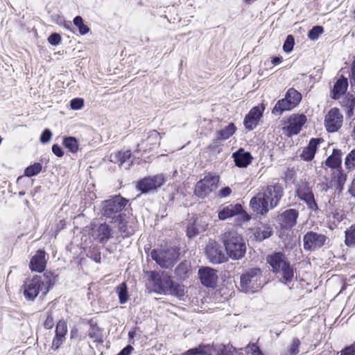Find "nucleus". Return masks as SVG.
I'll return each mask as SVG.
<instances>
[{
	"label": "nucleus",
	"instance_id": "2",
	"mask_svg": "<svg viewBox=\"0 0 355 355\" xmlns=\"http://www.w3.org/2000/svg\"><path fill=\"white\" fill-rule=\"evenodd\" d=\"M33 271L38 272L39 275L26 282L24 295L28 300H33L40 293L45 296L58 280V275L46 268H31Z\"/></svg>",
	"mask_w": 355,
	"mask_h": 355
},
{
	"label": "nucleus",
	"instance_id": "4",
	"mask_svg": "<svg viewBox=\"0 0 355 355\" xmlns=\"http://www.w3.org/2000/svg\"><path fill=\"white\" fill-rule=\"evenodd\" d=\"M180 248L176 245H166L150 252L151 258L159 266H173L180 259Z\"/></svg>",
	"mask_w": 355,
	"mask_h": 355
},
{
	"label": "nucleus",
	"instance_id": "12",
	"mask_svg": "<svg viewBox=\"0 0 355 355\" xmlns=\"http://www.w3.org/2000/svg\"><path fill=\"white\" fill-rule=\"evenodd\" d=\"M239 214H241L244 221L250 220V216L243 210L242 205L239 203L225 206L218 211V217L221 220H225Z\"/></svg>",
	"mask_w": 355,
	"mask_h": 355
},
{
	"label": "nucleus",
	"instance_id": "48",
	"mask_svg": "<svg viewBox=\"0 0 355 355\" xmlns=\"http://www.w3.org/2000/svg\"><path fill=\"white\" fill-rule=\"evenodd\" d=\"M295 45V38L292 35H287L284 44H283V50L284 52L288 53H291Z\"/></svg>",
	"mask_w": 355,
	"mask_h": 355
},
{
	"label": "nucleus",
	"instance_id": "10",
	"mask_svg": "<svg viewBox=\"0 0 355 355\" xmlns=\"http://www.w3.org/2000/svg\"><path fill=\"white\" fill-rule=\"evenodd\" d=\"M296 196L302 201L304 202L308 207L312 211L318 212L319 208L316 200L314 197V194L307 184H303L299 186L296 190Z\"/></svg>",
	"mask_w": 355,
	"mask_h": 355
},
{
	"label": "nucleus",
	"instance_id": "52",
	"mask_svg": "<svg viewBox=\"0 0 355 355\" xmlns=\"http://www.w3.org/2000/svg\"><path fill=\"white\" fill-rule=\"evenodd\" d=\"M84 105V100L80 98H75L70 102L71 108L73 110H78L82 108Z\"/></svg>",
	"mask_w": 355,
	"mask_h": 355
},
{
	"label": "nucleus",
	"instance_id": "5",
	"mask_svg": "<svg viewBox=\"0 0 355 355\" xmlns=\"http://www.w3.org/2000/svg\"><path fill=\"white\" fill-rule=\"evenodd\" d=\"M128 202L126 198L120 195L114 196L102 202L101 214L107 219H110V223H112L118 219V217L123 216V214L121 211Z\"/></svg>",
	"mask_w": 355,
	"mask_h": 355
},
{
	"label": "nucleus",
	"instance_id": "64",
	"mask_svg": "<svg viewBox=\"0 0 355 355\" xmlns=\"http://www.w3.org/2000/svg\"><path fill=\"white\" fill-rule=\"evenodd\" d=\"M349 191L353 196H355V178H354L351 184V186L349 189Z\"/></svg>",
	"mask_w": 355,
	"mask_h": 355
},
{
	"label": "nucleus",
	"instance_id": "41",
	"mask_svg": "<svg viewBox=\"0 0 355 355\" xmlns=\"http://www.w3.org/2000/svg\"><path fill=\"white\" fill-rule=\"evenodd\" d=\"M119 302L121 304H123L127 302L128 300V288L125 282H123L121 284L116 288Z\"/></svg>",
	"mask_w": 355,
	"mask_h": 355
},
{
	"label": "nucleus",
	"instance_id": "27",
	"mask_svg": "<svg viewBox=\"0 0 355 355\" xmlns=\"http://www.w3.org/2000/svg\"><path fill=\"white\" fill-rule=\"evenodd\" d=\"M272 271L279 281L285 284L290 283L294 278L293 268H272Z\"/></svg>",
	"mask_w": 355,
	"mask_h": 355
},
{
	"label": "nucleus",
	"instance_id": "26",
	"mask_svg": "<svg viewBox=\"0 0 355 355\" xmlns=\"http://www.w3.org/2000/svg\"><path fill=\"white\" fill-rule=\"evenodd\" d=\"M348 87L347 78L342 76L334 84L331 90V98L334 100L338 99L344 94Z\"/></svg>",
	"mask_w": 355,
	"mask_h": 355
},
{
	"label": "nucleus",
	"instance_id": "19",
	"mask_svg": "<svg viewBox=\"0 0 355 355\" xmlns=\"http://www.w3.org/2000/svg\"><path fill=\"white\" fill-rule=\"evenodd\" d=\"M92 236L98 243L105 244L112 236V230L107 223H101L94 229Z\"/></svg>",
	"mask_w": 355,
	"mask_h": 355
},
{
	"label": "nucleus",
	"instance_id": "49",
	"mask_svg": "<svg viewBox=\"0 0 355 355\" xmlns=\"http://www.w3.org/2000/svg\"><path fill=\"white\" fill-rule=\"evenodd\" d=\"M301 343L298 338H294L288 347V355H297L299 353V347Z\"/></svg>",
	"mask_w": 355,
	"mask_h": 355
},
{
	"label": "nucleus",
	"instance_id": "46",
	"mask_svg": "<svg viewBox=\"0 0 355 355\" xmlns=\"http://www.w3.org/2000/svg\"><path fill=\"white\" fill-rule=\"evenodd\" d=\"M67 333V324L64 320H60L55 329V336L60 338H65V336Z\"/></svg>",
	"mask_w": 355,
	"mask_h": 355
},
{
	"label": "nucleus",
	"instance_id": "55",
	"mask_svg": "<svg viewBox=\"0 0 355 355\" xmlns=\"http://www.w3.org/2000/svg\"><path fill=\"white\" fill-rule=\"evenodd\" d=\"M248 353L251 355H264L256 344H249L247 347Z\"/></svg>",
	"mask_w": 355,
	"mask_h": 355
},
{
	"label": "nucleus",
	"instance_id": "20",
	"mask_svg": "<svg viewBox=\"0 0 355 355\" xmlns=\"http://www.w3.org/2000/svg\"><path fill=\"white\" fill-rule=\"evenodd\" d=\"M131 156L132 153L130 150L126 151H118L110 155V161L114 163H119L120 167L128 169L132 164Z\"/></svg>",
	"mask_w": 355,
	"mask_h": 355
},
{
	"label": "nucleus",
	"instance_id": "21",
	"mask_svg": "<svg viewBox=\"0 0 355 355\" xmlns=\"http://www.w3.org/2000/svg\"><path fill=\"white\" fill-rule=\"evenodd\" d=\"M235 165L239 168H246L253 159L250 152L241 148L232 154Z\"/></svg>",
	"mask_w": 355,
	"mask_h": 355
},
{
	"label": "nucleus",
	"instance_id": "35",
	"mask_svg": "<svg viewBox=\"0 0 355 355\" xmlns=\"http://www.w3.org/2000/svg\"><path fill=\"white\" fill-rule=\"evenodd\" d=\"M88 336L96 343H102L103 342L102 330L96 324H90Z\"/></svg>",
	"mask_w": 355,
	"mask_h": 355
},
{
	"label": "nucleus",
	"instance_id": "36",
	"mask_svg": "<svg viewBox=\"0 0 355 355\" xmlns=\"http://www.w3.org/2000/svg\"><path fill=\"white\" fill-rule=\"evenodd\" d=\"M63 145L72 153H75L78 150V141L73 137H64L63 139Z\"/></svg>",
	"mask_w": 355,
	"mask_h": 355
},
{
	"label": "nucleus",
	"instance_id": "34",
	"mask_svg": "<svg viewBox=\"0 0 355 355\" xmlns=\"http://www.w3.org/2000/svg\"><path fill=\"white\" fill-rule=\"evenodd\" d=\"M284 98L291 102L295 107L302 101V94L294 88H290L287 90Z\"/></svg>",
	"mask_w": 355,
	"mask_h": 355
},
{
	"label": "nucleus",
	"instance_id": "57",
	"mask_svg": "<svg viewBox=\"0 0 355 355\" xmlns=\"http://www.w3.org/2000/svg\"><path fill=\"white\" fill-rule=\"evenodd\" d=\"M65 338H60L58 336H55L51 345V349L54 351L58 350L60 345L63 343L64 341Z\"/></svg>",
	"mask_w": 355,
	"mask_h": 355
},
{
	"label": "nucleus",
	"instance_id": "7",
	"mask_svg": "<svg viewBox=\"0 0 355 355\" xmlns=\"http://www.w3.org/2000/svg\"><path fill=\"white\" fill-rule=\"evenodd\" d=\"M328 241L326 235L309 231L303 236V246L305 250L315 251L323 247Z\"/></svg>",
	"mask_w": 355,
	"mask_h": 355
},
{
	"label": "nucleus",
	"instance_id": "24",
	"mask_svg": "<svg viewBox=\"0 0 355 355\" xmlns=\"http://www.w3.org/2000/svg\"><path fill=\"white\" fill-rule=\"evenodd\" d=\"M126 218V214H123V216H120L118 217V219L112 222L113 223H117L119 230L123 238L129 237L134 234L135 232V227L127 221Z\"/></svg>",
	"mask_w": 355,
	"mask_h": 355
},
{
	"label": "nucleus",
	"instance_id": "30",
	"mask_svg": "<svg viewBox=\"0 0 355 355\" xmlns=\"http://www.w3.org/2000/svg\"><path fill=\"white\" fill-rule=\"evenodd\" d=\"M295 108L291 102L286 98L279 100L272 110V113L275 116H281L284 112L290 111Z\"/></svg>",
	"mask_w": 355,
	"mask_h": 355
},
{
	"label": "nucleus",
	"instance_id": "3",
	"mask_svg": "<svg viewBox=\"0 0 355 355\" xmlns=\"http://www.w3.org/2000/svg\"><path fill=\"white\" fill-rule=\"evenodd\" d=\"M227 254L232 259H240L246 252V245L243 236L235 230H226L221 235Z\"/></svg>",
	"mask_w": 355,
	"mask_h": 355
},
{
	"label": "nucleus",
	"instance_id": "32",
	"mask_svg": "<svg viewBox=\"0 0 355 355\" xmlns=\"http://www.w3.org/2000/svg\"><path fill=\"white\" fill-rule=\"evenodd\" d=\"M46 253L43 250H38L33 256L29 266H46Z\"/></svg>",
	"mask_w": 355,
	"mask_h": 355
},
{
	"label": "nucleus",
	"instance_id": "50",
	"mask_svg": "<svg viewBox=\"0 0 355 355\" xmlns=\"http://www.w3.org/2000/svg\"><path fill=\"white\" fill-rule=\"evenodd\" d=\"M347 175L344 173L342 168L338 169V174L336 176L338 185L340 189H343L344 184L347 181Z\"/></svg>",
	"mask_w": 355,
	"mask_h": 355
},
{
	"label": "nucleus",
	"instance_id": "37",
	"mask_svg": "<svg viewBox=\"0 0 355 355\" xmlns=\"http://www.w3.org/2000/svg\"><path fill=\"white\" fill-rule=\"evenodd\" d=\"M341 103L347 108L349 115L353 114L355 107V94L347 93Z\"/></svg>",
	"mask_w": 355,
	"mask_h": 355
},
{
	"label": "nucleus",
	"instance_id": "6",
	"mask_svg": "<svg viewBox=\"0 0 355 355\" xmlns=\"http://www.w3.org/2000/svg\"><path fill=\"white\" fill-rule=\"evenodd\" d=\"M219 180V176L216 173H208L196 183L194 194L200 198H206L217 189Z\"/></svg>",
	"mask_w": 355,
	"mask_h": 355
},
{
	"label": "nucleus",
	"instance_id": "15",
	"mask_svg": "<svg viewBox=\"0 0 355 355\" xmlns=\"http://www.w3.org/2000/svg\"><path fill=\"white\" fill-rule=\"evenodd\" d=\"M266 200L263 192H259L251 198L250 207L257 215L266 216L270 210L273 209Z\"/></svg>",
	"mask_w": 355,
	"mask_h": 355
},
{
	"label": "nucleus",
	"instance_id": "53",
	"mask_svg": "<svg viewBox=\"0 0 355 355\" xmlns=\"http://www.w3.org/2000/svg\"><path fill=\"white\" fill-rule=\"evenodd\" d=\"M62 38L57 33H51L48 37V42L53 46H57L61 42Z\"/></svg>",
	"mask_w": 355,
	"mask_h": 355
},
{
	"label": "nucleus",
	"instance_id": "11",
	"mask_svg": "<svg viewBox=\"0 0 355 355\" xmlns=\"http://www.w3.org/2000/svg\"><path fill=\"white\" fill-rule=\"evenodd\" d=\"M299 211L296 209H288L279 214L276 220L283 230H291L297 224Z\"/></svg>",
	"mask_w": 355,
	"mask_h": 355
},
{
	"label": "nucleus",
	"instance_id": "22",
	"mask_svg": "<svg viewBox=\"0 0 355 355\" xmlns=\"http://www.w3.org/2000/svg\"><path fill=\"white\" fill-rule=\"evenodd\" d=\"M306 121L304 114H293L291 117V123L288 126V131L291 135H297Z\"/></svg>",
	"mask_w": 355,
	"mask_h": 355
},
{
	"label": "nucleus",
	"instance_id": "23",
	"mask_svg": "<svg viewBox=\"0 0 355 355\" xmlns=\"http://www.w3.org/2000/svg\"><path fill=\"white\" fill-rule=\"evenodd\" d=\"M320 141V138L311 139L308 146L304 148L300 155L301 159L306 162L311 161L315 157V154Z\"/></svg>",
	"mask_w": 355,
	"mask_h": 355
},
{
	"label": "nucleus",
	"instance_id": "42",
	"mask_svg": "<svg viewBox=\"0 0 355 355\" xmlns=\"http://www.w3.org/2000/svg\"><path fill=\"white\" fill-rule=\"evenodd\" d=\"M73 24L78 28L80 35H84L90 31L89 28L84 24L83 19L80 16H76L73 20Z\"/></svg>",
	"mask_w": 355,
	"mask_h": 355
},
{
	"label": "nucleus",
	"instance_id": "59",
	"mask_svg": "<svg viewBox=\"0 0 355 355\" xmlns=\"http://www.w3.org/2000/svg\"><path fill=\"white\" fill-rule=\"evenodd\" d=\"M340 355H355V343L342 350Z\"/></svg>",
	"mask_w": 355,
	"mask_h": 355
},
{
	"label": "nucleus",
	"instance_id": "25",
	"mask_svg": "<svg viewBox=\"0 0 355 355\" xmlns=\"http://www.w3.org/2000/svg\"><path fill=\"white\" fill-rule=\"evenodd\" d=\"M266 261L270 266H290L283 252H272L266 256Z\"/></svg>",
	"mask_w": 355,
	"mask_h": 355
},
{
	"label": "nucleus",
	"instance_id": "58",
	"mask_svg": "<svg viewBox=\"0 0 355 355\" xmlns=\"http://www.w3.org/2000/svg\"><path fill=\"white\" fill-rule=\"evenodd\" d=\"M232 193V189L229 187L221 188L218 192V196L220 198H226Z\"/></svg>",
	"mask_w": 355,
	"mask_h": 355
},
{
	"label": "nucleus",
	"instance_id": "40",
	"mask_svg": "<svg viewBox=\"0 0 355 355\" xmlns=\"http://www.w3.org/2000/svg\"><path fill=\"white\" fill-rule=\"evenodd\" d=\"M42 168V166L39 162H35L26 168L24 175L26 177H33L39 174Z\"/></svg>",
	"mask_w": 355,
	"mask_h": 355
},
{
	"label": "nucleus",
	"instance_id": "33",
	"mask_svg": "<svg viewBox=\"0 0 355 355\" xmlns=\"http://www.w3.org/2000/svg\"><path fill=\"white\" fill-rule=\"evenodd\" d=\"M210 347L215 352V355H235V349L231 345L216 344Z\"/></svg>",
	"mask_w": 355,
	"mask_h": 355
},
{
	"label": "nucleus",
	"instance_id": "39",
	"mask_svg": "<svg viewBox=\"0 0 355 355\" xmlns=\"http://www.w3.org/2000/svg\"><path fill=\"white\" fill-rule=\"evenodd\" d=\"M184 355H212V349L209 345L200 346L189 350Z\"/></svg>",
	"mask_w": 355,
	"mask_h": 355
},
{
	"label": "nucleus",
	"instance_id": "61",
	"mask_svg": "<svg viewBox=\"0 0 355 355\" xmlns=\"http://www.w3.org/2000/svg\"><path fill=\"white\" fill-rule=\"evenodd\" d=\"M133 349L134 348L131 345H127L118 354V355H130Z\"/></svg>",
	"mask_w": 355,
	"mask_h": 355
},
{
	"label": "nucleus",
	"instance_id": "17",
	"mask_svg": "<svg viewBox=\"0 0 355 355\" xmlns=\"http://www.w3.org/2000/svg\"><path fill=\"white\" fill-rule=\"evenodd\" d=\"M265 107L261 106H255L252 107L250 112L245 115L243 120V125L248 130L254 129L261 117Z\"/></svg>",
	"mask_w": 355,
	"mask_h": 355
},
{
	"label": "nucleus",
	"instance_id": "44",
	"mask_svg": "<svg viewBox=\"0 0 355 355\" xmlns=\"http://www.w3.org/2000/svg\"><path fill=\"white\" fill-rule=\"evenodd\" d=\"M200 232V229L197 226V223L194 222V220L189 221L187 227V236L189 238H193L199 234Z\"/></svg>",
	"mask_w": 355,
	"mask_h": 355
},
{
	"label": "nucleus",
	"instance_id": "1",
	"mask_svg": "<svg viewBox=\"0 0 355 355\" xmlns=\"http://www.w3.org/2000/svg\"><path fill=\"white\" fill-rule=\"evenodd\" d=\"M146 279V287L149 293L172 295L181 297L184 295L183 285L173 282L171 275L162 270H144Z\"/></svg>",
	"mask_w": 355,
	"mask_h": 355
},
{
	"label": "nucleus",
	"instance_id": "29",
	"mask_svg": "<svg viewBox=\"0 0 355 355\" xmlns=\"http://www.w3.org/2000/svg\"><path fill=\"white\" fill-rule=\"evenodd\" d=\"M273 234L272 227L269 225H263L255 230L254 236L257 241L261 242L270 238Z\"/></svg>",
	"mask_w": 355,
	"mask_h": 355
},
{
	"label": "nucleus",
	"instance_id": "31",
	"mask_svg": "<svg viewBox=\"0 0 355 355\" xmlns=\"http://www.w3.org/2000/svg\"><path fill=\"white\" fill-rule=\"evenodd\" d=\"M236 130L234 123H230L227 125L216 132L217 140H226L232 136Z\"/></svg>",
	"mask_w": 355,
	"mask_h": 355
},
{
	"label": "nucleus",
	"instance_id": "14",
	"mask_svg": "<svg viewBox=\"0 0 355 355\" xmlns=\"http://www.w3.org/2000/svg\"><path fill=\"white\" fill-rule=\"evenodd\" d=\"M205 254L213 264H220L227 260V253L225 254L222 248L215 241H211L207 245Z\"/></svg>",
	"mask_w": 355,
	"mask_h": 355
},
{
	"label": "nucleus",
	"instance_id": "54",
	"mask_svg": "<svg viewBox=\"0 0 355 355\" xmlns=\"http://www.w3.org/2000/svg\"><path fill=\"white\" fill-rule=\"evenodd\" d=\"M52 137V132L49 129H45L41 134L40 141L42 144H47Z\"/></svg>",
	"mask_w": 355,
	"mask_h": 355
},
{
	"label": "nucleus",
	"instance_id": "9",
	"mask_svg": "<svg viewBox=\"0 0 355 355\" xmlns=\"http://www.w3.org/2000/svg\"><path fill=\"white\" fill-rule=\"evenodd\" d=\"M263 193L266 198V200L270 205V208L277 207L282 197L284 196V189L279 182L269 184L262 189Z\"/></svg>",
	"mask_w": 355,
	"mask_h": 355
},
{
	"label": "nucleus",
	"instance_id": "51",
	"mask_svg": "<svg viewBox=\"0 0 355 355\" xmlns=\"http://www.w3.org/2000/svg\"><path fill=\"white\" fill-rule=\"evenodd\" d=\"M193 220L197 223V226L200 229V232H204L207 230L208 223L205 220L203 216H200L196 217Z\"/></svg>",
	"mask_w": 355,
	"mask_h": 355
},
{
	"label": "nucleus",
	"instance_id": "47",
	"mask_svg": "<svg viewBox=\"0 0 355 355\" xmlns=\"http://www.w3.org/2000/svg\"><path fill=\"white\" fill-rule=\"evenodd\" d=\"M160 139L159 133L157 130H153L149 132L146 141L150 146H154L159 144Z\"/></svg>",
	"mask_w": 355,
	"mask_h": 355
},
{
	"label": "nucleus",
	"instance_id": "60",
	"mask_svg": "<svg viewBox=\"0 0 355 355\" xmlns=\"http://www.w3.org/2000/svg\"><path fill=\"white\" fill-rule=\"evenodd\" d=\"M52 152L55 155L58 157H62L64 155L62 148L58 144H53L52 146Z\"/></svg>",
	"mask_w": 355,
	"mask_h": 355
},
{
	"label": "nucleus",
	"instance_id": "28",
	"mask_svg": "<svg viewBox=\"0 0 355 355\" xmlns=\"http://www.w3.org/2000/svg\"><path fill=\"white\" fill-rule=\"evenodd\" d=\"M342 155L341 150L334 149L331 155L325 160L326 166L331 168H341Z\"/></svg>",
	"mask_w": 355,
	"mask_h": 355
},
{
	"label": "nucleus",
	"instance_id": "45",
	"mask_svg": "<svg viewBox=\"0 0 355 355\" xmlns=\"http://www.w3.org/2000/svg\"><path fill=\"white\" fill-rule=\"evenodd\" d=\"M324 33V28L322 26H315L308 32V37L313 41L318 39L320 35Z\"/></svg>",
	"mask_w": 355,
	"mask_h": 355
},
{
	"label": "nucleus",
	"instance_id": "16",
	"mask_svg": "<svg viewBox=\"0 0 355 355\" xmlns=\"http://www.w3.org/2000/svg\"><path fill=\"white\" fill-rule=\"evenodd\" d=\"M198 277L201 284L207 288H216L218 282V272L213 268H200Z\"/></svg>",
	"mask_w": 355,
	"mask_h": 355
},
{
	"label": "nucleus",
	"instance_id": "62",
	"mask_svg": "<svg viewBox=\"0 0 355 355\" xmlns=\"http://www.w3.org/2000/svg\"><path fill=\"white\" fill-rule=\"evenodd\" d=\"M333 214V217L335 220H336L338 222H340L343 220V214L340 211L336 210Z\"/></svg>",
	"mask_w": 355,
	"mask_h": 355
},
{
	"label": "nucleus",
	"instance_id": "56",
	"mask_svg": "<svg viewBox=\"0 0 355 355\" xmlns=\"http://www.w3.org/2000/svg\"><path fill=\"white\" fill-rule=\"evenodd\" d=\"M54 322H53V318L52 316V311L51 310H49L47 312V317L44 322V327L46 329H51L53 327Z\"/></svg>",
	"mask_w": 355,
	"mask_h": 355
},
{
	"label": "nucleus",
	"instance_id": "43",
	"mask_svg": "<svg viewBox=\"0 0 355 355\" xmlns=\"http://www.w3.org/2000/svg\"><path fill=\"white\" fill-rule=\"evenodd\" d=\"M345 168L348 171L355 169V148L352 150L345 157L344 162Z\"/></svg>",
	"mask_w": 355,
	"mask_h": 355
},
{
	"label": "nucleus",
	"instance_id": "8",
	"mask_svg": "<svg viewBox=\"0 0 355 355\" xmlns=\"http://www.w3.org/2000/svg\"><path fill=\"white\" fill-rule=\"evenodd\" d=\"M165 182L164 176L162 174H157L153 176L145 177L137 182L136 189L142 193H147L152 190L162 187Z\"/></svg>",
	"mask_w": 355,
	"mask_h": 355
},
{
	"label": "nucleus",
	"instance_id": "18",
	"mask_svg": "<svg viewBox=\"0 0 355 355\" xmlns=\"http://www.w3.org/2000/svg\"><path fill=\"white\" fill-rule=\"evenodd\" d=\"M261 270L259 268H252L248 272L241 276V286L245 292H248L260 278Z\"/></svg>",
	"mask_w": 355,
	"mask_h": 355
},
{
	"label": "nucleus",
	"instance_id": "63",
	"mask_svg": "<svg viewBox=\"0 0 355 355\" xmlns=\"http://www.w3.org/2000/svg\"><path fill=\"white\" fill-rule=\"evenodd\" d=\"M282 56H275L272 58V63L274 64V65H277V64H279L282 62Z\"/></svg>",
	"mask_w": 355,
	"mask_h": 355
},
{
	"label": "nucleus",
	"instance_id": "38",
	"mask_svg": "<svg viewBox=\"0 0 355 355\" xmlns=\"http://www.w3.org/2000/svg\"><path fill=\"white\" fill-rule=\"evenodd\" d=\"M345 243L348 247H355V225H352L345 232Z\"/></svg>",
	"mask_w": 355,
	"mask_h": 355
},
{
	"label": "nucleus",
	"instance_id": "13",
	"mask_svg": "<svg viewBox=\"0 0 355 355\" xmlns=\"http://www.w3.org/2000/svg\"><path fill=\"white\" fill-rule=\"evenodd\" d=\"M343 116L338 108H331L324 118V125L329 132H335L342 126Z\"/></svg>",
	"mask_w": 355,
	"mask_h": 355
}]
</instances>
